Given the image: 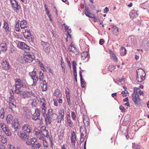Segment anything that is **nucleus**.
<instances>
[{"label":"nucleus","instance_id":"obj_29","mask_svg":"<svg viewBox=\"0 0 149 149\" xmlns=\"http://www.w3.org/2000/svg\"><path fill=\"white\" fill-rule=\"evenodd\" d=\"M13 117L12 115L10 114L8 115L6 118L7 123L8 124L11 123L13 122Z\"/></svg>","mask_w":149,"mask_h":149},{"label":"nucleus","instance_id":"obj_30","mask_svg":"<svg viewBox=\"0 0 149 149\" xmlns=\"http://www.w3.org/2000/svg\"><path fill=\"white\" fill-rule=\"evenodd\" d=\"M54 95L56 97H59L60 98L62 96L61 92L59 89H56L54 93Z\"/></svg>","mask_w":149,"mask_h":149},{"label":"nucleus","instance_id":"obj_56","mask_svg":"<svg viewBox=\"0 0 149 149\" xmlns=\"http://www.w3.org/2000/svg\"><path fill=\"white\" fill-rule=\"evenodd\" d=\"M53 110L52 109H48V113H45V114H49V116L51 114L54 113H53Z\"/></svg>","mask_w":149,"mask_h":149},{"label":"nucleus","instance_id":"obj_59","mask_svg":"<svg viewBox=\"0 0 149 149\" xmlns=\"http://www.w3.org/2000/svg\"><path fill=\"white\" fill-rule=\"evenodd\" d=\"M104 42V41L103 39H101L99 41V43L101 45H102Z\"/></svg>","mask_w":149,"mask_h":149},{"label":"nucleus","instance_id":"obj_49","mask_svg":"<svg viewBox=\"0 0 149 149\" xmlns=\"http://www.w3.org/2000/svg\"><path fill=\"white\" fill-rule=\"evenodd\" d=\"M71 117L73 120H76V115L74 111L71 112Z\"/></svg>","mask_w":149,"mask_h":149},{"label":"nucleus","instance_id":"obj_33","mask_svg":"<svg viewBox=\"0 0 149 149\" xmlns=\"http://www.w3.org/2000/svg\"><path fill=\"white\" fill-rule=\"evenodd\" d=\"M113 30V34L115 36H117L118 34V29L115 26H114L112 27Z\"/></svg>","mask_w":149,"mask_h":149},{"label":"nucleus","instance_id":"obj_18","mask_svg":"<svg viewBox=\"0 0 149 149\" xmlns=\"http://www.w3.org/2000/svg\"><path fill=\"white\" fill-rule=\"evenodd\" d=\"M31 96L37 99L38 97V95L36 93H33L32 91H27L26 94V97H30Z\"/></svg>","mask_w":149,"mask_h":149},{"label":"nucleus","instance_id":"obj_47","mask_svg":"<svg viewBox=\"0 0 149 149\" xmlns=\"http://www.w3.org/2000/svg\"><path fill=\"white\" fill-rule=\"evenodd\" d=\"M132 148L134 149H139L140 146L138 145H136L135 143H132Z\"/></svg>","mask_w":149,"mask_h":149},{"label":"nucleus","instance_id":"obj_63","mask_svg":"<svg viewBox=\"0 0 149 149\" xmlns=\"http://www.w3.org/2000/svg\"><path fill=\"white\" fill-rule=\"evenodd\" d=\"M113 60L116 62H117L118 61V58L116 56H114L113 58H112Z\"/></svg>","mask_w":149,"mask_h":149},{"label":"nucleus","instance_id":"obj_8","mask_svg":"<svg viewBox=\"0 0 149 149\" xmlns=\"http://www.w3.org/2000/svg\"><path fill=\"white\" fill-rule=\"evenodd\" d=\"M132 98L136 105H139L140 104L141 100L140 99L139 94H137L135 91H133Z\"/></svg>","mask_w":149,"mask_h":149},{"label":"nucleus","instance_id":"obj_46","mask_svg":"<svg viewBox=\"0 0 149 149\" xmlns=\"http://www.w3.org/2000/svg\"><path fill=\"white\" fill-rule=\"evenodd\" d=\"M88 120V119H87L86 121L85 119L84 118L83 119L84 123L86 126L88 127L90 123Z\"/></svg>","mask_w":149,"mask_h":149},{"label":"nucleus","instance_id":"obj_57","mask_svg":"<svg viewBox=\"0 0 149 149\" xmlns=\"http://www.w3.org/2000/svg\"><path fill=\"white\" fill-rule=\"evenodd\" d=\"M69 31L67 32V38L68 37H69L70 38V39L71 38V35Z\"/></svg>","mask_w":149,"mask_h":149},{"label":"nucleus","instance_id":"obj_60","mask_svg":"<svg viewBox=\"0 0 149 149\" xmlns=\"http://www.w3.org/2000/svg\"><path fill=\"white\" fill-rule=\"evenodd\" d=\"M119 109L120 110H121V112H125V111H124L123 109H124V108L123 106H120L119 107Z\"/></svg>","mask_w":149,"mask_h":149},{"label":"nucleus","instance_id":"obj_43","mask_svg":"<svg viewBox=\"0 0 149 149\" xmlns=\"http://www.w3.org/2000/svg\"><path fill=\"white\" fill-rule=\"evenodd\" d=\"M43 49L45 52L47 54H49L50 51V47L49 45L43 47Z\"/></svg>","mask_w":149,"mask_h":149},{"label":"nucleus","instance_id":"obj_36","mask_svg":"<svg viewBox=\"0 0 149 149\" xmlns=\"http://www.w3.org/2000/svg\"><path fill=\"white\" fill-rule=\"evenodd\" d=\"M7 141V139L3 135L0 136V142L3 143H6Z\"/></svg>","mask_w":149,"mask_h":149},{"label":"nucleus","instance_id":"obj_21","mask_svg":"<svg viewBox=\"0 0 149 149\" xmlns=\"http://www.w3.org/2000/svg\"><path fill=\"white\" fill-rule=\"evenodd\" d=\"M3 26V28L5 29L6 33H8L10 31V29L9 27L8 23L6 21H4Z\"/></svg>","mask_w":149,"mask_h":149},{"label":"nucleus","instance_id":"obj_3","mask_svg":"<svg viewBox=\"0 0 149 149\" xmlns=\"http://www.w3.org/2000/svg\"><path fill=\"white\" fill-rule=\"evenodd\" d=\"M137 76L136 79L139 82L143 81L145 78L146 73L142 69H139L136 70Z\"/></svg>","mask_w":149,"mask_h":149},{"label":"nucleus","instance_id":"obj_5","mask_svg":"<svg viewBox=\"0 0 149 149\" xmlns=\"http://www.w3.org/2000/svg\"><path fill=\"white\" fill-rule=\"evenodd\" d=\"M13 94V91L12 90V93L10 92V96L9 97V103L8 106L9 109L13 111L16 108V106L13 103V100H14Z\"/></svg>","mask_w":149,"mask_h":149},{"label":"nucleus","instance_id":"obj_52","mask_svg":"<svg viewBox=\"0 0 149 149\" xmlns=\"http://www.w3.org/2000/svg\"><path fill=\"white\" fill-rule=\"evenodd\" d=\"M43 141V145L44 147L46 148H47L48 147V143L47 142L46 139L45 140H42Z\"/></svg>","mask_w":149,"mask_h":149},{"label":"nucleus","instance_id":"obj_28","mask_svg":"<svg viewBox=\"0 0 149 149\" xmlns=\"http://www.w3.org/2000/svg\"><path fill=\"white\" fill-rule=\"evenodd\" d=\"M20 26L22 29H25L28 26L26 21V20H23L20 22Z\"/></svg>","mask_w":149,"mask_h":149},{"label":"nucleus","instance_id":"obj_11","mask_svg":"<svg viewBox=\"0 0 149 149\" xmlns=\"http://www.w3.org/2000/svg\"><path fill=\"white\" fill-rule=\"evenodd\" d=\"M23 114L25 117L27 119H29L31 118V111L27 107H23Z\"/></svg>","mask_w":149,"mask_h":149},{"label":"nucleus","instance_id":"obj_40","mask_svg":"<svg viewBox=\"0 0 149 149\" xmlns=\"http://www.w3.org/2000/svg\"><path fill=\"white\" fill-rule=\"evenodd\" d=\"M23 49L24 51L26 52V53H29L30 52V49L29 47L26 44L24 46V49Z\"/></svg>","mask_w":149,"mask_h":149},{"label":"nucleus","instance_id":"obj_22","mask_svg":"<svg viewBox=\"0 0 149 149\" xmlns=\"http://www.w3.org/2000/svg\"><path fill=\"white\" fill-rule=\"evenodd\" d=\"M137 11L135 9L132 10L130 13L129 15L132 19H134L138 16Z\"/></svg>","mask_w":149,"mask_h":149},{"label":"nucleus","instance_id":"obj_26","mask_svg":"<svg viewBox=\"0 0 149 149\" xmlns=\"http://www.w3.org/2000/svg\"><path fill=\"white\" fill-rule=\"evenodd\" d=\"M33 81V84L32 85V86H35L37 84V82L39 80H40V77L38 76V74H37L35 77L33 79H32Z\"/></svg>","mask_w":149,"mask_h":149},{"label":"nucleus","instance_id":"obj_62","mask_svg":"<svg viewBox=\"0 0 149 149\" xmlns=\"http://www.w3.org/2000/svg\"><path fill=\"white\" fill-rule=\"evenodd\" d=\"M4 146L2 144L0 143V149H5Z\"/></svg>","mask_w":149,"mask_h":149},{"label":"nucleus","instance_id":"obj_48","mask_svg":"<svg viewBox=\"0 0 149 149\" xmlns=\"http://www.w3.org/2000/svg\"><path fill=\"white\" fill-rule=\"evenodd\" d=\"M116 66H109V67L108 68V70L111 72H112L113 70H114Z\"/></svg>","mask_w":149,"mask_h":149},{"label":"nucleus","instance_id":"obj_41","mask_svg":"<svg viewBox=\"0 0 149 149\" xmlns=\"http://www.w3.org/2000/svg\"><path fill=\"white\" fill-rule=\"evenodd\" d=\"M0 118L3 119L4 118L5 115V112L4 111V109L3 108H2L0 110Z\"/></svg>","mask_w":149,"mask_h":149},{"label":"nucleus","instance_id":"obj_6","mask_svg":"<svg viewBox=\"0 0 149 149\" xmlns=\"http://www.w3.org/2000/svg\"><path fill=\"white\" fill-rule=\"evenodd\" d=\"M14 123L12 124V127L14 129V132L17 133L21 128L20 125L19 124V121L17 118L14 119Z\"/></svg>","mask_w":149,"mask_h":149},{"label":"nucleus","instance_id":"obj_44","mask_svg":"<svg viewBox=\"0 0 149 149\" xmlns=\"http://www.w3.org/2000/svg\"><path fill=\"white\" fill-rule=\"evenodd\" d=\"M79 75L80 77V81H81V86L82 87H84V85L82 86V82L83 81H84V79H83L82 75L81 74V70H80L79 71Z\"/></svg>","mask_w":149,"mask_h":149},{"label":"nucleus","instance_id":"obj_24","mask_svg":"<svg viewBox=\"0 0 149 149\" xmlns=\"http://www.w3.org/2000/svg\"><path fill=\"white\" fill-rule=\"evenodd\" d=\"M71 143L73 146H75V141L76 140V135L74 134V132L73 131L71 133Z\"/></svg>","mask_w":149,"mask_h":149},{"label":"nucleus","instance_id":"obj_42","mask_svg":"<svg viewBox=\"0 0 149 149\" xmlns=\"http://www.w3.org/2000/svg\"><path fill=\"white\" fill-rule=\"evenodd\" d=\"M81 59L84 60L88 56L87 53L86 52H82L81 54Z\"/></svg>","mask_w":149,"mask_h":149},{"label":"nucleus","instance_id":"obj_50","mask_svg":"<svg viewBox=\"0 0 149 149\" xmlns=\"http://www.w3.org/2000/svg\"><path fill=\"white\" fill-rule=\"evenodd\" d=\"M0 125L1 126V128L2 130H3V129H5L6 127L7 126L5 124L3 123H0Z\"/></svg>","mask_w":149,"mask_h":149},{"label":"nucleus","instance_id":"obj_45","mask_svg":"<svg viewBox=\"0 0 149 149\" xmlns=\"http://www.w3.org/2000/svg\"><path fill=\"white\" fill-rule=\"evenodd\" d=\"M64 113L65 111L63 109L60 110L59 111V116H63V117H64Z\"/></svg>","mask_w":149,"mask_h":149},{"label":"nucleus","instance_id":"obj_64","mask_svg":"<svg viewBox=\"0 0 149 149\" xmlns=\"http://www.w3.org/2000/svg\"><path fill=\"white\" fill-rule=\"evenodd\" d=\"M9 149H20L19 147H17V148L12 146H10Z\"/></svg>","mask_w":149,"mask_h":149},{"label":"nucleus","instance_id":"obj_1","mask_svg":"<svg viewBox=\"0 0 149 149\" xmlns=\"http://www.w3.org/2000/svg\"><path fill=\"white\" fill-rule=\"evenodd\" d=\"M45 124L46 125H50L52 120H55L58 118V116L55 113H52L49 116V114H46L44 117Z\"/></svg>","mask_w":149,"mask_h":149},{"label":"nucleus","instance_id":"obj_61","mask_svg":"<svg viewBox=\"0 0 149 149\" xmlns=\"http://www.w3.org/2000/svg\"><path fill=\"white\" fill-rule=\"evenodd\" d=\"M11 4L13 3H16L17 2L16 0H10Z\"/></svg>","mask_w":149,"mask_h":149},{"label":"nucleus","instance_id":"obj_53","mask_svg":"<svg viewBox=\"0 0 149 149\" xmlns=\"http://www.w3.org/2000/svg\"><path fill=\"white\" fill-rule=\"evenodd\" d=\"M67 100L68 102V105L69 106H70L71 105V103H70V97L69 96H67Z\"/></svg>","mask_w":149,"mask_h":149},{"label":"nucleus","instance_id":"obj_38","mask_svg":"<svg viewBox=\"0 0 149 149\" xmlns=\"http://www.w3.org/2000/svg\"><path fill=\"white\" fill-rule=\"evenodd\" d=\"M37 74L36 71H35L34 70L29 73V75L31 77L32 79H33Z\"/></svg>","mask_w":149,"mask_h":149},{"label":"nucleus","instance_id":"obj_20","mask_svg":"<svg viewBox=\"0 0 149 149\" xmlns=\"http://www.w3.org/2000/svg\"><path fill=\"white\" fill-rule=\"evenodd\" d=\"M11 5L12 7L14 8L15 11L17 13H19V9L21 8V7L18 4V2H17V3H16L11 4Z\"/></svg>","mask_w":149,"mask_h":149},{"label":"nucleus","instance_id":"obj_35","mask_svg":"<svg viewBox=\"0 0 149 149\" xmlns=\"http://www.w3.org/2000/svg\"><path fill=\"white\" fill-rule=\"evenodd\" d=\"M31 104L34 107H35L37 105V101L35 98H32L30 100Z\"/></svg>","mask_w":149,"mask_h":149},{"label":"nucleus","instance_id":"obj_12","mask_svg":"<svg viewBox=\"0 0 149 149\" xmlns=\"http://www.w3.org/2000/svg\"><path fill=\"white\" fill-rule=\"evenodd\" d=\"M23 35L25 38L29 40V42H33L34 40L33 36L31 35L30 32H23Z\"/></svg>","mask_w":149,"mask_h":149},{"label":"nucleus","instance_id":"obj_37","mask_svg":"<svg viewBox=\"0 0 149 149\" xmlns=\"http://www.w3.org/2000/svg\"><path fill=\"white\" fill-rule=\"evenodd\" d=\"M41 146L40 143H38L36 144H34L31 146V148L32 149H39Z\"/></svg>","mask_w":149,"mask_h":149},{"label":"nucleus","instance_id":"obj_9","mask_svg":"<svg viewBox=\"0 0 149 149\" xmlns=\"http://www.w3.org/2000/svg\"><path fill=\"white\" fill-rule=\"evenodd\" d=\"M40 110L39 109H35V113L32 116V119L35 121L40 120Z\"/></svg>","mask_w":149,"mask_h":149},{"label":"nucleus","instance_id":"obj_31","mask_svg":"<svg viewBox=\"0 0 149 149\" xmlns=\"http://www.w3.org/2000/svg\"><path fill=\"white\" fill-rule=\"evenodd\" d=\"M68 117H67V123L68 124V125L69 127L70 128H72V127L73 125L72 122L71 120L70 114L68 115Z\"/></svg>","mask_w":149,"mask_h":149},{"label":"nucleus","instance_id":"obj_2","mask_svg":"<svg viewBox=\"0 0 149 149\" xmlns=\"http://www.w3.org/2000/svg\"><path fill=\"white\" fill-rule=\"evenodd\" d=\"M40 80V85L41 87V89L42 91H46L47 90V83L45 80L43 79L44 78L43 73L41 71L39 72Z\"/></svg>","mask_w":149,"mask_h":149},{"label":"nucleus","instance_id":"obj_51","mask_svg":"<svg viewBox=\"0 0 149 149\" xmlns=\"http://www.w3.org/2000/svg\"><path fill=\"white\" fill-rule=\"evenodd\" d=\"M15 30L17 31H19L20 29L19 27V24H15Z\"/></svg>","mask_w":149,"mask_h":149},{"label":"nucleus","instance_id":"obj_32","mask_svg":"<svg viewBox=\"0 0 149 149\" xmlns=\"http://www.w3.org/2000/svg\"><path fill=\"white\" fill-rule=\"evenodd\" d=\"M134 91L135 92V93L137 94H139V95H144V93L143 91H141L140 88L134 87Z\"/></svg>","mask_w":149,"mask_h":149},{"label":"nucleus","instance_id":"obj_58","mask_svg":"<svg viewBox=\"0 0 149 149\" xmlns=\"http://www.w3.org/2000/svg\"><path fill=\"white\" fill-rule=\"evenodd\" d=\"M27 91H22L21 94L22 95H26Z\"/></svg>","mask_w":149,"mask_h":149},{"label":"nucleus","instance_id":"obj_54","mask_svg":"<svg viewBox=\"0 0 149 149\" xmlns=\"http://www.w3.org/2000/svg\"><path fill=\"white\" fill-rule=\"evenodd\" d=\"M41 44L43 46V47H45V46H47L48 45L47 42L43 41H41Z\"/></svg>","mask_w":149,"mask_h":149},{"label":"nucleus","instance_id":"obj_10","mask_svg":"<svg viewBox=\"0 0 149 149\" xmlns=\"http://www.w3.org/2000/svg\"><path fill=\"white\" fill-rule=\"evenodd\" d=\"M2 68L3 70L10 71L11 70L12 68L8 62L5 61L2 62L1 63Z\"/></svg>","mask_w":149,"mask_h":149},{"label":"nucleus","instance_id":"obj_7","mask_svg":"<svg viewBox=\"0 0 149 149\" xmlns=\"http://www.w3.org/2000/svg\"><path fill=\"white\" fill-rule=\"evenodd\" d=\"M29 133H28V132H26L23 131L22 132L20 131L18 132L17 135L22 140L25 141L29 139Z\"/></svg>","mask_w":149,"mask_h":149},{"label":"nucleus","instance_id":"obj_55","mask_svg":"<svg viewBox=\"0 0 149 149\" xmlns=\"http://www.w3.org/2000/svg\"><path fill=\"white\" fill-rule=\"evenodd\" d=\"M91 13H90L89 10H85V14L88 17L89 16Z\"/></svg>","mask_w":149,"mask_h":149},{"label":"nucleus","instance_id":"obj_19","mask_svg":"<svg viewBox=\"0 0 149 149\" xmlns=\"http://www.w3.org/2000/svg\"><path fill=\"white\" fill-rule=\"evenodd\" d=\"M30 126L28 124H24L22 127V131L25 132H28L30 133L31 131L30 130Z\"/></svg>","mask_w":149,"mask_h":149},{"label":"nucleus","instance_id":"obj_27","mask_svg":"<svg viewBox=\"0 0 149 149\" xmlns=\"http://www.w3.org/2000/svg\"><path fill=\"white\" fill-rule=\"evenodd\" d=\"M36 141L35 139L31 138L27 140L26 142V143L29 145H33Z\"/></svg>","mask_w":149,"mask_h":149},{"label":"nucleus","instance_id":"obj_13","mask_svg":"<svg viewBox=\"0 0 149 149\" xmlns=\"http://www.w3.org/2000/svg\"><path fill=\"white\" fill-rule=\"evenodd\" d=\"M24 81L22 80L16 78L15 79V81L16 84H18L21 87L25 88H27L28 87L26 84L24 82Z\"/></svg>","mask_w":149,"mask_h":149},{"label":"nucleus","instance_id":"obj_34","mask_svg":"<svg viewBox=\"0 0 149 149\" xmlns=\"http://www.w3.org/2000/svg\"><path fill=\"white\" fill-rule=\"evenodd\" d=\"M127 53V51L123 47H122L120 49V54L121 56H125Z\"/></svg>","mask_w":149,"mask_h":149},{"label":"nucleus","instance_id":"obj_14","mask_svg":"<svg viewBox=\"0 0 149 149\" xmlns=\"http://www.w3.org/2000/svg\"><path fill=\"white\" fill-rule=\"evenodd\" d=\"M34 59V56L30 54L25 55L24 57V59L26 62L31 63Z\"/></svg>","mask_w":149,"mask_h":149},{"label":"nucleus","instance_id":"obj_16","mask_svg":"<svg viewBox=\"0 0 149 149\" xmlns=\"http://www.w3.org/2000/svg\"><path fill=\"white\" fill-rule=\"evenodd\" d=\"M35 134L37 138L42 140H45V138L42 134L41 131L40 130H37L35 132Z\"/></svg>","mask_w":149,"mask_h":149},{"label":"nucleus","instance_id":"obj_23","mask_svg":"<svg viewBox=\"0 0 149 149\" xmlns=\"http://www.w3.org/2000/svg\"><path fill=\"white\" fill-rule=\"evenodd\" d=\"M0 47H1L3 52H5L7 49V44L5 41H2L1 43Z\"/></svg>","mask_w":149,"mask_h":149},{"label":"nucleus","instance_id":"obj_15","mask_svg":"<svg viewBox=\"0 0 149 149\" xmlns=\"http://www.w3.org/2000/svg\"><path fill=\"white\" fill-rule=\"evenodd\" d=\"M14 91L15 93L17 94H19L21 92V87L18 84L15 83L14 86Z\"/></svg>","mask_w":149,"mask_h":149},{"label":"nucleus","instance_id":"obj_25","mask_svg":"<svg viewBox=\"0 0 149 149\" xmlns=\"http://www.w3.org/2000/svg\"><path fill=\"white\" fill-rule=\"evenodd\" d=\"M3 131L6 136H9L11 135V132L8 126L6 127L5 129H3Z\"/></svg>","mask_w":149,"mask_h":149},{"label":"nucleus","instance_id":"obj_39","mask_svg":"<svg viewBox=\"0 0 149 149\" xmlns=\"http://www.w3.org/2000/svg\"><path fill=\"white\" fill-rule=\"evenodd\" d=\"M25 44L26 43L23 42H19L18 43L17 46L19 48L23 49Z\"/></svg>","mask_w":149,"mask_h":149},{"label":"nucleus","instance_id":"obj_4","mask_svg":"<svg viewBox=\"0 0 149 149\" xmlns=\"http://www.w3.org/2000/svg\"><path fill=\"white\" fill-rule=\"evenodd\" d=\"M37 100L40 103L41 113L42 116L44 117L46 115L45 113L47 109V102L45 99L43 97L40 98L39 100Z\"/></svg>","mask_w":149,"mask_h":149},{"label":"nucleus","instance_id":"obj_17","mask_svg":"<svg viewBox=\"0 0 149 149\" xmlns=\"http://www.w3.org/2000/svg\"><path fill=\"white\" fill-rule=\"evenodd\" d=\"M46 127L45 126H42L40 128L41 134L44 137H47L48 136V131L46 130Z\"/></svg>","mask_w":149,"mask_h":149}]
</instances>
